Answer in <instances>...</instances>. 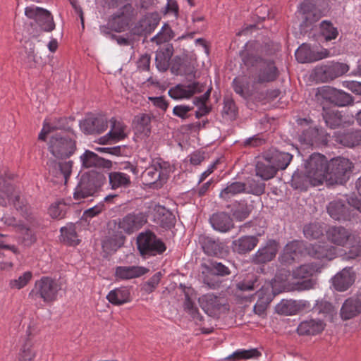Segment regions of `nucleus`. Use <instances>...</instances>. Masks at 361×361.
<instances>
[{
    "label": "nucleus",
    "instance_id": "obj_1",
    "mask_svg": "<svg viewBox=\"0 0 361 361\" xmlns=\"http://www.w3.org/2000/svg\"><path fill=\"white\" fill-rule=\"evenodd\" d=\"M353 164L344 157L333 159L328 164L321 154H313L305 164L303 176L299 173L293 175V185L295 188L306 190L309 185L317 186L324 181L329 185L343 184L349 178Z\"/></svg>",
    "mask_w": 361,
    "mask_h": 361
},
{
    "label": "nucleus",
    "instance_id": "obj_2",
    "mask_svg": "<svg viewBox=\"0 0 361 361\" xmlns=\"http://www.w3.org/2000/svg\"><path fill=\"white\" fill-rule=\"evenodd\" d=\"M259 44L252 42L246 44L245 49L241 51V57L244 63L249 66H257L255 72L252 75V84L250 88L259 87V85L273 82L277 79L279 73L272 61L264 60L258 53Z\"/></svg>",
    "mask_w": 361,
    "mask_h": 361
},
{
    "label": "nucleus",
    "instance_id": "obj_3",
    "mask_svg": "<svg viewBox=\"0 0 361 361\" xmlns=\"http://www.w3.org/2000/svg\"><path fill=\"white\" fill-rule=\"evenodd\" d=\"M61 284L49 276H42L35 283L34 287L30 293V296L40 298L46 303H51L58 298Z\"/></svg>",
    "mask_w": 361,
    "mask_h": 361
},
{
    "label": "nucleus",
    "instance_id": "obj_4",
    "mask_svg": "<svg viewBox=\"0 0 361 361\" xmlns=\"http://www.w3.org/2000/svg\"><path fill=\"white\" fill-rule=\"evenodd\" d=\"M234 91L247 99H254L262 102L264 100H272L276 98L280 91L277 89L264 91L259 87H250V85L240 78H235L233 81Z\"/></svg>",
    "mask_w": 361,
    "mask_h": 361
},
{
    "label": "nucleus",
    "instance_id": "obj_5",
    "mask_svg": "<svg viewBox=\"0 0 361 361\" xmlns=\"http://www.w3.org/2000/svg\"><path fill=\"white\" fill-rule=\"evenodd\" d=\"M173 171L168 161L160 158L152 160L151 165L142 173V178L146 185H162Z\"/></svg>",
    "mask_w": 361,
    "mask_h": 361
},
{
    "label": "nucleus",
    "instance_id": "obj_6",
    "mask_svg": "<svg viewBox=\"0 0 361 361\" xmlns=\"http://www.w3.org/2000/svg\"><path fill=\"white\" fill-rule=\"evenodd\" d=\"M137 245L144 258L161 255L166 249L165 244L151 231L140 233L137 238Z\"/></svg>",
    "mask_w": 361,
    "mask_h": 361
},
{
    "label": "nucleus",
    "instance_id": "obj_7",
    "mask_svg": "<svg viewBox=\"0 0 361 361\" xmlns=\"http://www.w3.org/2000/svg\"><path fill=\"white\" fill-rule=\"evenodd\" d=\"M75 149V141L64 133L52 135L49 142V150L56 158L69 157Z\"/></svg>",
    "mask_w": 361,
    "mask_h": 361
},
{
    "label": "nucleus",
    "instance_id": "obj_8",
    "mask_svg": "<svg viewBox=\"0 0 361 361\" xmlns=\"http://www.w3.org/2000/svg\"><path fill=\"white\" fill-rule=\"evenodd\" d=\"M25 15L35 20L37 25L44 32H51L55 28V23L51 13L43 8L34 5L25 9Z\"/></svg>",
    "mask_w": 361,
    "mask_h": 361
},
{
    "label": "nucleus",
    "instance_id": "obj_9",
    "mask_svg": "<svg viewBox=\"0 0 361 361\" xmlns=\"http://www.w3.org/2000/svg\"><path fill=\"white\" fill-rule=\"evenodd\" d=\"M316 96L318 100L323 99L339 106H347L353 102V97L350 94L329 86L318 89Z\"/></svg>",
    "mask_w": 361,
    "mask_h": 361
},
{
    "label": "nucleus",
    "instance_id": "obj_10",
    "mask_svg": "<svg viewBox=\"0 0 361 361\" xmlns=\"http://www.w3.org/2000/svg\"><path fill=\"white\" fill-rule=\"evenodd\" d=\"M147 222V216L142 212H132L118 219V227L121 233L128 235L140 230Z\"/></svg>",
    "mask_w": 361,
    "mask_h": 361
},
{
    "label": "nucleus",
    "instance_id": "obj_11",
    "mask_svg": "<svg viewBox=\"0 0 361 361\" xmlns=\"http://www.w3.org/2000/svg\"><path fill=\"white\" fill-rule=\"evenodd\" d=\"M349 66L343 63L331 62L314 69L315 76L322 82L332 80L347 73Z\"/></svg>",
    "mask_w": 361,
    "mask_h": 361
},
{
    "label": "nucleus",
    "instance_id": "obj_12",
    "mask_svg": "<svg viewBox=\"0 0 361 361\" xmlns=\"http://www.w3.org/2000/svg\"><path fill=\"white\" fill-rule=\"evenodd\" d=\"M99 179V177L94 178L90 176H82L73 194L74 199L80 202L87 197L93 196L100 186Z\"/></svg>",
    "mask_w": 361,
    "mask_h": 361
},
{
    "label": "nucleus",
    "instance_id": "obj_13",
    "mask_svg": "<svg viewBox=\"0 0 361 361\" xmlns=\"http://www.w3.org/2000/svg\"><path fill=\"white\" fill-rule=\"evenodd\" d=\"M297 61L300 63H310L325 59L329 56V51L322 48L320 51H316L307 44H302L295 53Z\"/></svg>",
    "mask_w": 361,
    "mask_h": 361
},
{
    "label": "nucleus",
    "instance_id": "obj_14",
    "mask_svg": "<svg viewBox=\"0 0 361 361\" xmlns=\"http://www.w3.org/2000/svg\"><path fill=\"white\" fill-rule=\"evenodd\" d=\"M299 141L307 146L324 145L328 142V135L322 128L310 127L299 135Z\"/></svg>",
    "mask_w": 361,
    "mask_h": 361
},
{
    "label": "nucleus",
    "instance_id": "obj_15",
    "mask_svg": "<svg viewBox=\"0 0 361 361\" xmlns=\"http://www.w3.org/2000/svg\"><path fill=\"white\" fill-rule=\"evenodd\" d=\"M317 266L312 264H303L293 271V276L295 279H304L298 283V289L301 290L313 288L315 285V281L312 279H308L317 271Z\"/></svg>",
    "mask_w": 361,
    "mask_h": 361
},
{
    "label": "nucleus",
    "instance_id": "obj_16",
    "mask_svg": "<svg viewBox=\"0 0 361 361\" xmlns=\"http://www.w3.org/2000/svg\"><path fill=\"white\" fill-rule=\"evenodd\" d=\"M198 302L203 311L211 317L216 316L224 306V300L214 294L203 295Z\"/></svg>",
    "mask_w": 361,
    "mask_h": 361
},
{
    "label": "nucleus",
    "instance_id": "obj_17",
    "mask_svg": "<svg viewBox=\"0 0 361 361\" xmlns=\"http://www.w3.org/2000/svg\"><path fill=\"white\" fill-rule=\"evenodd\" d=\"M8 226L16 228V231L20 234L23 243L25 246H30L36 241L35 232L33 224L27 225L24 222H16L15 219L8 218L5 221Z\"/></svg>",
    "mask_w": 361,
    "mask_h": 361
},
{
    "label": "nucleus",
    "instance_id": "obj_18",
    "mask_svg": "<svg viewBox=\"0 0 361 361\" xmlns=\"http://www.w3.org/2000/svg\"><path fill=\"white\" fill-rule=\"evenodd\" d=\"M202 87L195 82L188 85L178 84L169 90V95L174 99H188L196 92H202Z\"/></svg>",
    "mask_w": 361,
    "mask_h": 361
},
{
    "label": "nucleus",
    "instance_id": "obj_19",
    "mask_svg": "<svg viewBox=\"0 0 361 361\" xmlns=\"http://www.w3.org/2000/svg\"><path fill=\"white\" fill-rule=\"evenodd\" d=\"M329 216L336 221H350L353 216V211L342 201L334 200L327 206Z\"/></svg>",
    "mask_w": 361,
    "mask_h": 361
},
{
    "label": "nucleus",
    "instance_id": "obj_20",
    "mask_svg": "<svg viewBox=\"0 0 361 361\" xmlns=\"http://www.w3.org/2000/svg\"><path fill=\"white\" fill-rule=\"evenodd\" d=\"M306 250L309 255L317 259L331 260L336 256V248L326 243L310 244Z\"/></svg>",
    "mask_w": 361,
    "mask_h": 361
},
{
    "label": "nucleus",
    "instance_id": "obj_21",
    "mask_svg": "<svg viewBox=\"0 0 361 361\" xmlns=\"http://www.w3.org/2000/svg\"><path fill=\"white\" fill-rule=\"evenodd\" d=\"M278 250V243L275 240H269L265 246L257 250L253 256L252 260L256 264H264L270 262L276 257Z\"/></svg>",
    "mask_w": 361,
    "mask_h": 361
},
{
    "label": "nucleus",
    "instance_id": "obj_22",
    "mask_svg": "<svg viewBox=\"0 0 361 361\" xmlns=\"http://www.w3.org/2000/svg\"><path fill=\"white\" fill-rule=\"evenodd\" d=\"M149 271L146 267L141 266H118L115 268V277L119 280H130L139 278Z\"/></svg>",
    "mask_w": 361,
    "mask_h": 361
},
{
    "label": "nucleus",
    "instance_id": "obj_23",
    "mask_svg": "<svg viewBox=\"0 0 361 361\" xmlns=\"http://www.w3.org/2000/svg\"><path fill=\"white\" fill-rule=\"evenodd\" d=\"M107 127V120L103 117H89L80 123V128L86 134H99Z\"/></svg>",
    "mask_w": 361,
    "mask_h": 361
},
{
    "label": "nucleus",
    "instance_id": "obj_24",
    "mask_svg": "<svg viewBox=\"0 0 361 361\" xmlns=\"http://www.w3.org/2000/svg\"><path fill=\"white\" fill-rule=\"evenodd\" d=\"M326 236L331 243L344 247L350 241L351 233L343 226H331L326 231Z\"/></svg>",
    "mask_w": 361,
    "mask_h": 361
},
{
    "label": "nucleus",
    "instance_id": "obj_25",
    "mask_svg": "<svg viewBox=\"0 0 361 361\" xmlns=\"http://www.w3.org/2000/svg\"><path fill=\"white\" fill-rule=\"evenodd\" d=\"M355 281V274L351 268H345L333 279V286L338 291L346 290Z\"/></svg>",
    "mask_w": 361,
    "mask_h": 361
},
{
    "label": "nucleus",
    "instance_id": "obj_26",
    "mask_svg": "<svg viewBox=\"0 0 361 361\" xmlns=\"http://www.w3.org/2000/svg\"><path fill=\"white\" fill-rule=\"evenodd\" d=\"M255 171L256 175L264 180L271 179L276 174V168L266 154L257 161Z\"/></svg>",
    "mask_w": 361,
    "mask_h": 361
},
{
    "label": "nucleus",
    "instance_id": "obj_27",
    "mask_svg": "<svg viewBox=\"0 0 361 361\" xmlns=\"http://www.w3.org/2000/svg\"><path fill=\"white\" fill-rule=\"evenodd\" d=\"M302 248L303 243L300 241L294 240L288 243L280 257L281 261L283 263L291 264L293 262L298 259L301 255Z\"/></svg>",
    "mask_w": 361,
    "mask_h": 361
},
{
    "label": "nucleus",
    "instance_id": "obj_28",
    "mask_svg": "<svg viewBox=\"0 0 361 361\" xmlns=\"http://www.w3.org/2000/svg\"><path fill=\"white\" fill-rule=\"evenodd\" d=\"M266 155L270 159L274 166L276 168V172L279 170L286 169L293 159L292 154L276 149L269 150L266 153Z\"/></svg>",
    "mask_w": 361,
    "mask_h": 361
},
{
    "label": "nucleus",
    "instance_id": "obj_29",
    "mask_svg": "<svg viewBox=\"0 0 361 361\" xmlns=\"http://www.w3.org/2000/svg\"><path fill=\"white\" fill-rule=\"evenodd\" d=\"M72 166L73 162L71 161L64 162L51 161L49 171L53 176L61 178V180L66 183L71 173Z\"/></svg>",
    "mask_w": 361,
    "mask_h": 361
},
{
    "label": "nucleus",
    "instance_id": "obj_30",
    "mask_svg": "<svg viewBox=\"0 0 361 361\" xmlns=\"http://www.w3.org/2000/svg\"><path fill=\"white\" fill-rule=\"evenodd\" d=\"M111 128L109 133L101 138L102 143L105 144L109 141H119L123 140L126 137V126L123 123L117 121L116 119L111 120Z\"/></svg>",
    "mask_w": 361,
    "mask_h": 361
},
{
    "label": "nucleus",
    "instance_id": "obj_31",
    "mask_svg": "<svg viewBox=\"0 0 361 361\" xmlns=\"http://www.w3.org/2000/svg\"><path fill=\"white\" fill-rule=\"evenodd\" d=\"M159 23L157 15L147 16L142 18L134 28V33L138 35L150 34Z\"/></svg>",
    "mask_w": 361,
    "mask_h": 361
},
{
    "label": "nucleus",
    "instance_id": "obj_32",
    "mask_svg": "<svg viewBox=\"0 0 361 361\" xmlns=\"http://www.w3.org/2000/svg\"><path fill=\"white\" fill-rule=\"evenodd\" d=\"M210 223L214 229L222 233H226L233 227V219L224 212L213 214L210 218Z\"/></svg>",
    "mask_w": 361,
    "mask_h": 361
},
{
    "label": "nucleus",
    "instance_id": "obj_33",
    "mask_svg": "<svg viewBox=\"0 0 361 361\" xmlns=\"http://www.w3.org/2000/svg\"><path fill=\"white\" fill-rule=\"evenodd\" d=\"M106 299L114 305H122L130 301V290L125 286L116 288L108 293Z\"/></svg>",
    "mask_w": 361,
    "mask_h": 361
},
{
    "label": "nucleus",
    "instance_id": "obj_34",
    "mask_svg": "<svg viewBox=\"0 0 361 361\" xmlns=\"http://www.w3.org/2000/svg\"><path fill=\"white\" fill-rule=\"evenodd\" d=\"M259 240L256 236L245 235L233 242V250L244 254L252 250L258 244Z\"/></svg>",
    "mask_w": 361,
    "mask_h": 361
},
{
    "label": "nucleus",
    "instance_id": "obj_35",
    "mask_svg": "<svg viewBox=\"0 0 361 361\" xmlns=\"http://www.w3.org/2000/svg\"><path fill=\"white\" fill-rule=\"evenodd\" d=\"M173 54V48L171 44H167L157 51L155 61L159 71H166L169 68Z\"/></svg>",
    "mask_w": 361,
    "mask_h": 361
},
{
    "label": "nucleus",
    "instance_id": "obj_36",
    "mask_svg": "<svg viewBox=\"0 0 361 361\" xmlns=\"http://www.w3.org/2000/svg\"><path fill=\"white\" fill-rule=\"evenodd\" d=\"M324 329V324L321 320L310 319L302 322L297 330L300 335H315Z\"/></svg>",
    "mask_w": 361,
    "mask_h": 361
},
{
    "label": "nucleus",
    "instance_id": "obj_37",
    "mask_svg": "<svg viewBox=\"0 0 361 361\" xmlns=\"http://www.w3.org/2000/svg\"><path fill=\"white\" fill-rule=\"evenodd\" d=\"M341 145L353 147L361 145V130L348 131L344 133H338L336 137Z\"/></svg>",
    "mask_w": 361,
    "mask_h": 361
},
{
    "label": "nucleus",
    "instance_id": "obj_38",
    "mask_svg": "<svg viewBox=\"0 0 361 361\" xmlns=\"http://www.w3.org/2000/svg\"><path fill=\"white\" fill-rule=\"evenodd\" d=\"M109 181L111 188L113 190L128 188L131 183L130 176L119 171L109 173Z\"/></svg>",
    "mask_w": 361,
    "mask_h": 361
},
{
    "label": "nucleus",
    "instance_id": "obj_39",
    "mask_svg": "<svg viewBox=\"0 0 361 361\" xmlns=\"http://www.w3.org/2000/svg\"><path fill=\"white\" fill-rule=\"evenodd\" d=\"M306 302L296 301L292 300H282L277 306L276 310L279 313L286 315L295 314L302 307L305 306Z\"/></svg>",
    "mask_w": 361,
    "mask_h": 361
},
{
    "label": "nucleus",
    "instance_id": "obj_40",
    "mask_svg": "<svg viewBox=\"0 0 361 361\" xmlns=\"http://www.w3.org/2000/svg\"><path fill=\"white\" fill-rule=\"evenodd\" d=\"M204 251L208 255L223 257L226 252L225 245L212 238H207L203 245Z\"/></svg>",
    "mask_w": 361,
    "mask_h": 361
},
{
    "label": "nucleus",
    "instance_id": "obj_41",
    "mask_svg": "<svg viewBox=\"0 0 361 361\" xmlns=\"http://www.w3.org/2000/svg\"><path fill=\"white\" fill-rule=\"evenodd\" d=\"M131 9L130 4L125 5L121 11L114 14L111 25L116 32H122L128 25L129 18L125 14V11H129Z\"/></svg>",
    "mask_w": 361,
    "mask_h": 361
},
{
    "label": "nucleus",
    "instance_id": "obj_42",
    "mask_svg": "<svg viewBox=\"0 0 361 361\" xmlns=\"http://www.w3.org/2000/svg\"><path fill=\"white\" fill-rule=\"evenodd\" d=\"M322 116L326 126L331 128H336L342 122V116L335 108L323 106Z\"/></svg>",
    "mask_w": 361,
    "mask_h": 361
},
{
    "label": "nucleus",
    "instance_id": "obj_43",
    "mask_svg": "<svg viewBox=\"0 0 361 361\" xmlns=\"http://www.w3.org/2000/svg\"><path fill=\"white\" fill-rule=\"evenodd\" d=\"M62 240L69 245H77L80 243L75 225L73 224H68L61 228Z\"/></svg>",
    "mask_w": 361,
    "mask_h": 361
},
{
    "label": "nucleus",
    "instance_id": "obj_44",
    "mask_svg": "<svg viewBox=\"0 0 361 361\" xmlns=\"http://www.w3.org/2000/svg\"><path fill=\"white\" fill-rule=\"evenodd\" d=\"M361 312L359 305L354 301L353 298H349L343 303L341 310V316L342 319H350Z\"/></svg>",
    "mask_w": 361,
    "mask_h": 361
},
{
    "label": "nucleus",
    "instance_id": "obj_45",
    "mask_svg": "<svg viewBox=\"0 0 361 361\" xmlns=\"http://www.w3.org/2000/svg\"><path fill=\"white\" fill-rule=\"evenodd\" d=\"M210 96V90H208L203 95L195 97L194 99V104L198 106V110L195 113L197 118H200L203 116L209 114L210 111V107L207 106L206 103L208 101Z\"/></svg>",
    "mask_w": 361,
    "mask_h": 361
},
{
    "label": "nucleus",
    "instance_id": "obj_46",
    "mask_svg": "<svg viewBox=\"0 0 361 361\" xmlns=\"http://www.w3.org/2000/svg\"><path fill=\"white\" fill-rule=\"evenodd\" d=\"M152 116L149 114H141L135 117L134 123L137 130L147 135L151 130Z\"/></svg>",
    "mask_w": 361,
    "mask_h": 361
},
{
    "label": "nucleus",
    "instance_id": "obj_47",
    "mask_svg": "<svg viewBox=\"0 0 361 361\" xmlns=\"http://www.w3.org/2000/svg\"><path fill=\"white\" fill-rule=\"evenodd\" d=\"M245 183L240 182H234L228 185L220 192V197L224 200H228L232 196L244 192L245 191Z\"/></svg>",
    "mask_w": 361,
    "mask_h": 361
},
{
    "label": "nucleus",
    "instance_id": "obj_48",
    "mask_svg": "<svg viewBox=\"0 0 361 361\" xmlns=\"http://www.w3.org/2000/svg\"><path fill=\"white\" fill-rule=\"evenodd\" d=\"M82 166L85 168L96 167L102 164V159L93 152L86 150L80 157Z\"/></svg>",
    "mask_w": 361,
    "mask_h": 361
},
{
    "label": "nucleus",
    "instance_id": "obj_49",
    "mask_svg": "<svg viewBox=\"0 0 361 361\" xmlns=\"http://www.w3.org/2000/svg\"><path fill=\"white\" fill-rule=\"evenodd\" d=\"M66 119L60 118L58 119L57 123L50 124L47 120L44 121L43 128L39 134V140L44 141L47 135L52 130L56 129H61L65 127Z\"/></svg>",
    "mask_w": 361,
    "mask_h": 361
},
{
    "label": "nucleus",
    "instance_id": "obj_50",
    "mask_svg": "<svg viewBox=\"0 0 361 361\" xmlns=\"http://www.w3.org/2000/svg\"><path fill=\"white\" fill-rule=\"evenodd\" d=\"M261 355V353L256 348L249 350L240 349L233 352L228 355L227 360H243L257 358Z\"/></svg>",
    "mask_w": 361,
    "mask_h": 361
},
{
    "label": "nucleus",
    "instance_id": "obj_51",
    "mask_svg": "<svg viewBox=\"0 0 361 361\" xmlns=\"http://www.w3.org/2000/svg\"><path fill=\"white\" fill-rule=\"evenodd\" d=\"M174 37L173 32L171 27L165 23L161 30L154 36L151 41L155 42L157 44H161L164 42H169Z\"/></svg>",
    "mask_w": 361,
    "mask_h": 361
},
{
    "label": "nucleus",
    "instance_id": "obj_52",
    "mask_svg": "<svg viewBox=\"0 0 361 361\" xmlns=\"http://www.w3.org/2000/svg\"><path fill=\"white\" fill-rule=\"evenodd\" d=\"M245 185V192L253 194L255 195H260L264 192L265 183L259 182L255 179H249Z\"/></svg>",
    "mask_w": 361,
    "mask_h": 361
},
{
    "label": "nucleus",
    "instance_id": "obj_53",
    "mask_svg": "<svg viewBox=\"0 0 361 361\" xmlns=\"http://www.w3.org/2000/svg\"><path fill=\"white\" fill-rule=\"evenodd\" d=\"M320 29L322 35L326 41L336 39L338 35L337 28L334 27L330 22L326 20L322 22Z\"/></svg>",
    "mask_w": 361,
    "mask_h": 361
},
{
    "label": "nucleus",
    "instance_id": "obj_54",
    "mask_svg": "<svg viewBox=\"0 0 361 361\" xmlns=\"http://www.w3.org/2000/svg\"><path fill=\"white\" fill-rule=\"evenodd\" d=\"M32 274L31 271H25L18 279H12L9 282V286L13 289L20 290L24 288L32 279Z\"/></svg>",
    "mask_w": 361,
    "mask_h": 361
},
{
    "label": "nucleus",
    "instance_id": "obj_55",
    "mask_svg": "<svg viewBox=\"0 0 361 361\" xmlns=\"http://www.w3.org/2000/svg\"><path fill=\"white\" fill-rule=\"evenodd\" d=\"M67 205L63 202L52 204L49 209V214L53 219H63L66 213Z\"/></svg>",
    "mask_w": 361,
    "mask_h": 361
},
{
    "label": "nucleus",
    "instance_id": "obj_56",
    "mask_svg": "<svg viewBox=\"0 0 361 361\" xmlns=\"http://www.w3.org/2000/svg\"><path fill=\"white\" fill-rule=\"evenodd\" d=\"M303 232L305 236L309 239H317L323 235L322 228L316 224L305 226Z\"/></svg>",
    "mask_w": 361,
    "mask_h": 361
},
{
    "label": "nucleus",
    "instance_id": "obj_57",
    "mask_svg": "<svg viewBox=\"0 0 361 361\" xmlns=\"http://www.w3.org/2000/svg\"><path fill=\"white\" fill-rule=\"evenodd\" d=\"M356 188L359 195L355 194L350 195L348 198V203L357 211L361 212V177L356 181Z\"/></svg>",
    "mask_w": 361,
    "mask_h": 361
},
{
    "label": "nucleus",
    "instance_id": "obj_58",
    "mask_svg": "<svg viewBox=\"0 0 361 361\" xmlns=\"http://www.w3.org/2000/svg\"><path fill=\"white\" fill-rule=\"evenodd\" d=\"M124 240L125 238L123 235H119L116 239L110 238L104 242L103 248L106 250H109L110 251L115 252L121 247Z\"/></svg>",
    "mask_w": 361,
    "mask_h": 361
},
{
    "label": "nucleus",
    "instance_id": "obj_59",
    "mask_svg": "<svg viewBox=\"0 0 361 361\" xmlns=\"http://www.w3.org/2000/svg\"><path fill=\"white\" fill-rule=\"evenodd\" d=\"M35 355V351L32 349V345L30 343H26L23 346L19 361H33Z\"/></svg>",
    "mask_w": 361,
    "mask_h": 361
},
{
    "label": "nucleus",
    "instance_id": "obj_60",
    "mask_svg": "<svg viewBox=\"0 0 361 361\" xmlns=\"http://www.w3.org/2000/svg\"><path fill=\"white\" fill-rule=\"evenodd\" d=\"M162 278L161 272L159 271L155 273L146 283L145 285V290L147 293L153 292L155 288L157 287L161 279Z\"/></svg>",
    "mask_w": 361,
    "mask_h": 361
},
{
    "label": "nucleus",
    "instance_id": "obj_61",
    "mask_svg": "<svg viewBox=\"0 0 361 361\" xmlns=\"http://www.w3.org/2000/svg\"><path fill=\"white\" fill-rule=\"evenodd\" d=\"M258 298H268L270 296V302L273 300L276 293L274 292L273 286L271 282L265 283V284L257 293Z\"/></svg>",
    "mask_w": 361,
    "mask_h": 361
},
{
    "label": "nucleus",
    "instance_id": "obj_62",
    "mask_svg": "<svg viewBox=\"0 0 361 361\" xmlns=\"http://www.w3.org/2000/svg\"><path fill=\"white\" fill-rule=\"evenodd\" d=\"M193 109V107H190L186 105H177L174 106L173 109V114L176 116H178L182 119H186L189 117V112Z\"/></svg>",
    "mask_w": 361,
    "mask_h": 361
},
{
    "label": "nucleus",
    "instance_id": "obj_63",
    "mask_svg": "<svg viewBox=\"0 0 361 361\" xmlns=\"http://www.w3.org/2000/svg\"><path fill=\"white\" fill-rule=\"evenodd\" d=\"M160 224L163 228H171L175 224V216L169 211L163 213L162 216L160 218Z\"/></svg>",
    "mask_w": 361,
    "mask_h": 361
},
{
    "label": "nucleus",
    "instance_id": "obj_64",
    "mask_svg": "<svg viewBox=\"0 0 361 361\" xmlns=\"http://www.w3.org/2000/svg\"><path fill=\"white\" fill-rule=\"evenodd\" d=\"M269 303L270 296L268 298H258L257 303L254 306L255 312L259 315L264 314Z\"/></svg>",
    "mask_w": 361,
    "mask_h": 361
}]
</instances>
